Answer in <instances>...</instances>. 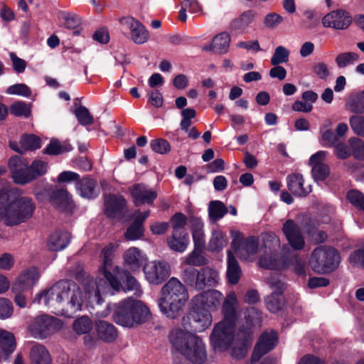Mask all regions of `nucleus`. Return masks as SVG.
I'll return each instance as SVG.
<instances>
[{"label": "nucleus", "mask_w": 364, "mask_h": 364, "mask_svg": "<svg viewBox=\"0 0 364 364\" xmlns=\"http://www.w3.org/2000/svg\"><path fill=\"white\" fill-rule=\"evenodd\" d=\"M116 247L109 243L102 250L103 265L100 272L105 279H89L83 284L82 289L75 282L60 280L37 294L35 300L38 303L43 301L56 316L67 318H87L86 316L77 314L82 310L85 303L91 306L100 304L102 295L108 293L109 287L119 291L122 287L121 282L109 271Z\"/></svg>", "instance_id": "1"}, {"label": "nucleus", "mask_w": 364, "mask_h": 364, "mask_svg": "<svg viewBox=\"0 0 364 364\" xmlns=\"http://www.w3.org/2000/svg\"><path fill=\"white\" fill-rule=\"evenodd\" d=\"M172 347L193 364L207 360L205 345L199 336L181 329L172 331L168 336Z\"/></svg>", "instance_id": "2"}, {"label": "nucleus", "mask_w": 364, "mask_h": 364, "mask_svg": "<svg viewBox=\"0 0 364 364\" xmlns=\"http://www.w3.org/2000/svg\"><path fill=\"white\" fill-rule=\"evenodd\" d=\"M188 299L186 287L179 279L172 277L163 286L158 304L164 316L174 318L182 312Z\"/></svg>", "instance_id": "3"}, {"label": "nucleus", "mask_w": 364, "mask_h": 364, "mask_svg": "<svg viewBox=\"0 0 364 364\" xmlns=\"http://www.w3.org/2000/svg\"><path fill=\"white\" fill-rule=\"evenodd\" d=\"M4 193L9 198L6 200V226L18 225L32 218L36 209V204L32 198L22 196L18 188L9 189L5 187Z\"/></svg>", "instance_id": "4"}, {"label": "nucleus", "mask_w": 364, "mask_h": 364, "mask_svg": "<svg viewBox=\"0 0 364 364\" xmlns=\"http://www.w3.org/2000/svg\"><path fill=\"white\" fill-rule=\"evenodd\" d=\"M338 252L333 247L320 246L311 253L309 264L317 273L326 274L333 272L340 263Z\"/></svg>", "instance_id": "5"}, {"label": "nucleus", "mask_w": 364, "mask_h": 364, "mask_svg": "<svg viewBox=\"0 0 364 364\" xmlns=\"http://www.w3.org/2000/svg\"><path fill=\"white\" fill-rule=\"evenodd\" d=\"M181 277L188 286L198 291L215 287L219 282L218 272L210 267H202L200 269L194 267L187 268Z\"/></svg>", "instance_id": "6"}, {"label": "nucleus", "mask_w": 364, "mask_h": 364, "mask_svg": "<svg viewBox=\"0 0 364 364\" xmlns=\"http://www.w3.org/2000/svg\"><path fill=\"white\" fill-rule=\"evenodd\" d=\"M114 311V318H126L132 316V318H147L151 316L149 307L141 301L127 298L118 304L109 305L107 311Z\"/></svg>", "instance_id": "7"}, {"label": "nucleus", "mask_w": 364, "mask_h": 364, "mask_svg": "<svg viewBox=\"0 0 364 364\" xmlns=\"http://www.w3.org/2000/svg\"><path fill=\"white\" fill-rule=\"evenodd\" d=\"M223 299L218 290L211 289L195 296L190 303V311L197 316L208 318L210 311L215 309Z\"/></svg>", "instance_id": "8"}, {"label": "nucleus", "mask_w": 364, "mask_h": 364, "mask_svg": "<svg viewBox=\"0 0 364 364\" xmlns=\"http://www.w3.org/2000/svg\"><path fill=\"white\" fill-rule=\"evenodd\" d=\"M237 320H220L215 324L210 336V344L215 350L225 351L232 343Z\"/></svg>", "instance_id": "9"}, {"label": "nucleus", "mask_w": 364, "mask_h": 364, "mask_svg": "<svg viewBox=\"0 0 364 364\" xmlns=\"http://www.w3.org/2000/svg\"><path fill=\"white\" fill-rule=\"evenodd\" d=\"M230 234L232 237L231 247L237 255L242 260L255 259L258 250V239L255 237L243 239L242 233L238 230H232Z\"/></svg>", "instance_id": "10"}, {"label": "nucleus", "mask_w": 364, "mask_h": 364, "mask_svg": "<svg viewBox=\"0 0 364 364\" xmlns=\"http://www.w3.org/2000/svg\"><path fill=\"white\" fill-rule=\"evenodd\" d=\"M278 339V333L275 330L262 332L254 347L250 363L255 364L262 356L272 350L277 345Z\"/></svg>", "instance_id": "11"}, {"label": "nucleus", "mask_w": 364, "mask_h": 364, "mask_svg": "<svg viewBox=\"0 0 364 364\" xmlns=\"http://www.w3.org/2000/svg\"><path fill=\"white\" fill-rule=\"evenodd\" d=\"M291 258L288 260L277 262L274 255L261 257L258 264L260 267L271 269H280L288 268L290 265L294 266V272L300 275L305 274V262L301 259L297 254H291Z\"/></svg>", "instance_id": "12"}, {"label": "nucleus", "mask_w": 364, "mask_h": 364, "mask_svg": "<svg viewBox=\"0 0 364 364\" xmlns=\"http://www.w3.org/2000/svg\"><path fill=\"white\" fill-rule=\"evenodd\" d=\"M9 168L15 183L25 185L33 181V177L31 174V167L22 158L18 156L11 157L9 161Z\"/></svg>", "instance_id": "13"}, {"label": "nucleus", "mask_w": 364, "mask_h": 364, "mask_svg": "<svg viewBox=\"0 0 364 364\" xmlns=\"http://www.w3.org/2000/svg\"><path fill=\"white\" fill-rule=\"evenodd\" d=\"M146 280L154 284L162 283L171 274L170 265L164 261H151L144 267Z\"/></svg>", "instance_id": "14"}, {"label": "nucleus", "mask_w": 364, "mask_h": 364, "mask_svg": "<svg viewBox=\"0 0 364 364\" xmlns=\"http://www.w3.org/2000/svg\"><path fill=\"white\" fill-rule=\"evenodd\" d=\"M63 324V320H34L28 331L33 337L43 339L59 331Z\"/></svg>", "instance_id": "15"}, {"label": "nucleus", "mask_w": 364, "mask_h": 364, "mask_svg": "<svg viewBox=\"0 0 364 364\" xmlns=\"http://www.w3.org/2000/svg\"><path fill=\"white\" fill-rule=\"evenodd\" d=\"M273 292L265 299L267 309L272 313L282 310L284 306V298L282 294L284 284L276 277H271L268 282Z\"/></svg>", "instance_id": "16"}, {"label": "nucleus", "mask_w": 364, "mask_h": 364, "mask_svg": "<svg viewBox=\"0 0 364 364\" xmlns=\"http://www.w3.org/2000/svg\"><path fill=\"white\" fill-rule=\"evenodd\" d=\"M40 272L35 267H29L21 272L12 284L14 292H23L31 289L38 282Z\"/></svg>", "instance_id": "17"}, {"label": "nucleus", "mask_w": 364, "mask_h": 364, "mask_svg": "<svg viewBox=\"0 0 364 364\" xmlns=\"http://www.w3.org/2000/svg\"><path fill=\"white\" fill-rule=\"evenodd\" d=\"M119 23L129 31L130 38L136 44L145 43L149 38V33L145 26L132 16L119 18Z\"/></svg>", "instance_id": "18"}, {"label": "nucleus", "mask_w": 364, "mask_h": 364, "mask_svg": "<svg viewBox=\"0 0 364 364\" xmlns=\"http://www.w3.org/2000/svg\"><path fill=\"white\" fill-rule=\"evenodd\" d=\"M324 28L336 30L347 29L352 23V17L349 12L344 9L333 10L326 14L321 21Z\"/></svg>", "instance_id": "19"}, {"label": "nucleus", "mask_w": 364, "mask_h": 364, "mask_svg": "<svg viewBox=\"0 0 364 364\" xmlns=\"http://www.w3.org/2000/svg\"><path fill=\"white\" fill-rule=\"evenodd\" d=\"M282 232L289 244L294 250H301L304 248L305 240L301 227L294 220H287L283 224Z\"/></svg>", "instance_id": "20"}, {"label": "nucleus", "mask_w": 364, "mask_h": 364, "mask_svg": "<svg viewBox=\"0 0 364 364\" xmlns=\"http://www.w3.org/2000/svg\"><path fill=\"white\" fill-rule=\"evenodd\" d=\"M327 156V151H318L313 154L309 159V165L312 168V176L316 181L325 180L329 174V168L324 164Z\"/></svg>", "instance_id": "21"}, {"label": "nucleus", "mask_w": 364, "mask_h": 364, "mask_svg": "<svg viewBox=\"0 0 364 364\" xmlns=\"http://www.w3.org/2000/svg\"><path fill=\"white\" fill-rule=\"evenodd\" d=\"M130 194L136 205L151 204L157 198V192L142 183L134 184L129 188Z\"/></svg>", "instance_id": "22"}, {"label": "nucleus", "mask_w": 364, "mask_h": 364, "mask_svg": "<svg viewBox=\"0 0 364 364\" xmlns=\"http://www.w3.org/2000/svg\"><path fill=\"white\" fill-rule=\"evenodd\" d=\"M41 146V139L33 134H25L22 136L19 143L16 141H9V147L19 154H23L27 151L36 150Z\"/></svg>", "instance_id": "23"}, {"label": "nucleus", "mask_w": 364, "mask_h": 364, "mask_svg": "<svg viewBox=\"0 0 364 364\" xmlns=\"http://www.w3.org/2000/svg\"><path fill=\"white\" fill-rule=\"evenodd\" d=\"M123 258L126 266L133 272L139 271L147 260L146 255L135 247L127 250L123 254Z\"/></svg>", "instance_id": "24"}, {"label": "nucleus", "mask_w": 364, "mask_h": 364, "mask_svg": "<svg viewBox=\"0 0 364 364\" xmlns=\"http://www.w3.org/2000/svg\"><path fill=\"white\" fill-rule=\"evenodd\" d=\"M287 187L291 193L299 197H305L311 192L310 185L304 186V179L300 173H291L287 178Z\"/></svg>", "instance_id": "25"}, {"label": "nucleus", "mask_w": 364, "mask_h": 364, "mask_svg": "<svg viewBox=\"0 0 364 364\" xmlns=\"http://www.w3.org/2000/svg\"><path fill=\"white\" fill-rule=\"evenodd\" d=\"M105 213L111 218H119L123 212L126 200L122 196L109 195L106 197Z\"/></svg>", "instance_id": "26"}, {"label": "nucleus", "mask_w": 364, "mask_h": 364, "mask_svg": "<svg viewBox=\"0 0 364 364\" xmlns=\"http://www.w3.org/2000/svg\"><path fill=\"white\" fill-rule=\"evenodd\" d=\"M225 318H237L242 316L239 301L235 292L228 293L223 305Z\"/></svg>", "instance_id": "27"}, {"label": "nucleus", "mask_w": 364, "mask_h": 364, "mask_svg": "<svg viewBox=\"0 0 364 364\" xmlns=\"http://www.w3.org/2000/svg\"><path fill=\"white\" fill-rule=\"evenodd\" d=\"M113 273L118 280L120 279L124 282V291H135V294L141 295V290L139 284L128 271H125L119 267H115Z\"/></svg>", "instance_id": "28"}, {"label": "nucleus", "mask_w": 364, "mask_h": 364, "mask_svg": "<svg viewBox=\"0 0 364 364\" xmlns=\"http://www.w3.org/2000/svg\"><path fill=\"white\" fill-rule=\"evenodd\" d=\"M50 200L53 205L61 211L69 212L73 208L71 196L65 189L53 191Z\"/></svg>", "instance_id": "29"}, {"label": "nucleus", "mask_w": 364, "mask_h": 364, "mask_svg": "<svg viewBox=\"0 0 364 364\" xmlns=\"http://www.w3.org/2000/svg\"><path fill=\"white\" fill-rule=\"evenodd\" d=\"M95 321V328L99 338L105 343L114 342L118 336L116 328L105 320Z\"/></svg>", "instance_id": "30"}, {"label": "nucleus", "mask_w": 364, "mask_h": 364, "mask_svg": "<svg viewBox=\"0 0 364 364\" xmlns=\"http://www.w3.org/2000/svg\"><path fill=\"white\" fill-rule=\"evenodd\" d=\"M76 190L78 194L85 198H94L99 194L97 183L90 178H83L76 183Z\"/></svg>", "instance_id": "31"}, {"label": "nucleus", "mask_w": 364, "mask_h": 364, "mask_svg": "<svg viewBox=\"0 0 364 364\" xmlns=\"http://www.w3.org/2000/svg\"><path fill=\"white\" fill-rule=\"evenodd\" d=\"M227 263L226 277L228 282L231 284H236L240 279L242 270L237 260L230 250L228 251Z\"/></svg>", "instance_id": "32"}, {"label": "nucleus", "mask_w": 364, "mask_h": 364, "mask_svg": "<svg viewBox=\"0 0 364 364\" xmlns=\"http://www.w3.org/2000/svg\"><path fill=\"white\" fill-rule=\"evenodd\" d=\"M31 364H51L52 359L47 348L38 343L33 345L30 350Z\"/></svg>", "instance_id": "33"}, {"label": "nucleus", "mask_w": 364, "mask_h": 364, "mask_svg": "<svg viewBox=\"0 0 364 364\" xmlns=\"http://www.w3.org/2000/svg\"><path fill=\"white\" fill-rule=\"evenodd\" d=\"M189 243V237L187 232H172V235L167 238L168 247L173 251L183 252Z\"/></svg>", "instance_id": "34"}, {"label": "nucleus", "mask_w": 364, "mask_h": 364, "mask_svg": "<svg viewBox=\"0 0 364 364\" xmlns=\"http://www.w3.org/2000/svg\"><path fill=\"white\" fill-rule=\"evenodd\" d=\"M228 236L225 232L219 229L213 230L208 242V249L210 252H220L228 245Z\"/></svg>", "instance_id": "35"}, {"label": "nucleus", "mask_w": 364, "mask_h": 364, "mask_svg": "<svg viewBox=\"0 0 364 364\" xmlns=\"http://www.w3.org/2000/svg\"><path fill=\"white\" fill-rule=\"evenodd\" d=\"M70 235L68 232H55L53 233L48 240V247L53 251L63 250L69 244Z\"/></svg>", "instance_id": "36"}, {"label": "nucleus", "mask_w": 364, "mask_h": 364, "mask_svg": "<svg viewBox=\"0 0 364 364\" xmlns=\"http://www.w3.org/2000/svg\"><path fill=\"white\" fill-rule=\"evenodd\" d=\"M204 224L199 218H194L191 223L192 236L194 242V247L196 248H204L205 245Z\"/></svg>", "instance_id": "37"}, {"label": "nucleus", "mask_w": 364, "mask_h": 364, "mask_svg": "<svg viewBox=\"0 0 364 364\" xmlns=\"http://www.w3.org/2000/svg\"><path fill=\"white\" fill-rule=\"evenodd\" d=\"M16 343L14 335L7 331L0 330V349L6 356L15 350Z\"/></svg>", "instance_id": "38"}, {"label": "nucleus", "mask_w": 364, "mask_h": 364, "mask_svg": "<svg viewBox=\"0 0 364 364\" xmlns=\"http://www.w3.org/2000/svg\"><path fill=\"white\" fill-rule=\"evenodd\" d=\"M255 15L256 12L253 10H248L243 12L237 18L232 21L231 23L232 28L245 32L253 22Z\"/></svg>", "instance_id": "39"}, {"label": "nucleus", "mask_w": 364, "mask_h": 364, "mask_svg": "<svg viewBox=\"0 0 364 364\" xmlns=\"http://www.w3.org/2000/svg\"><path fill=\"white\" fill-rule=\"evenodd\" d=\"M255 330L254 320H245V322L238 328L237 339L252 344Z\"/></svg>", "instance_id": "40"}, {"label": "nucleus", "mask_w": 364, "mask_h": 364, "mask_svg": "<svg viewBox=\"0 0 364 364\" xmlns=\"http://www.w3.org/2000/svg\"><path fill=\"white\" fill-rule=\"evenodd\" d=\"M203 250L204 248L194 247V250L183 258V263L187 265L197 267L208 264L209 260L203 255Z\"/></svg>", "instance_id": "41"}, {"label": "nucleus", "mask_w": 364, "mask_h": 364, "mask_svg": "<svg viewBox=\"0 0 364 364\" xmlns=\"http://www.w3.org/2000/svg\"><path fill=\"white\" fill-rule=\"evenodd\" d=\"M228 212L224 203L220 200L210 202L208 206V214L211 221L215 222L221 219Z\"/></svg>", "instance_id": "42"}, {"label": "nucleus", "mask_w": 364, "mask_h": 364, "mask_svg": "<svg viewBox=\"0 0 364 364\" xmlns=\"http://www.w3.org/2000/svg\"><path fill=\"white\" fill-rule=\"evenodd\" d=\"M359 60V55L354 52L339 53L335 58V63L340 69L354 65Z\"/></svg>", "instance_id": "43"}, {"label": "nucleus", "mask_w": 364, "mask_h": 364, "mask_svg": "<svg viewBox=\"0 0 364 364\" xmlns=\"http://www.w3.org/2000/svg\"><path fill=\"white\" fill-rule=\"evenodd\" d=\"M72 149V146L68 141L60 142L56 139H53L46 146L45 153L49 155H58L70 151Z\"/></svg>", "instance_id": "44"}, {"label": "nucleus", "mask_w": 364, "mask_h": 364, "mask_svg": "<svg viewBox=\"0 0 364 364\" xmlns=\"http://www.w3.org/2000/svg\"><path fill=\"white\" fill-rule=\"evenodd\" d=\"M230 38L228 33L223 32L215 36L213 39L214 51L224 53L228 51Z\"/></svg>", "instance_id": "45"}, {"label": "nucleus", "mask_w": 364, "mask_h": 364, "mask_svg": "<svg viewBox=\"0 0 364 364\" xmlns=\"http://www.w3.org/2000/svg\"><path fill=\"white\" fill-rule=\"evenodd\" d=\"M347 107L352 112H364V92L352 95L347 102Z\"/></svg>", "instance_id": "46"}, {"label": "nucleus", "mask_w": 364, "mask_h": 364, "mask_svg": "<svg viewBox=\"0 0 364 364\" xmlns=\"http://www.w3.org/2000/svg\"><path fill=\"white\" fill-rule=\"evenodd\" d=\"M348 144L352 151L351 156L355 159L364 160V142L357 137H352L348 139Z\"/></svg>", "instance_id": "47"}, {"label": "nucleus", "mask_w": 364, "mask_h": 364, "mask_svg": "<svg viewBox=\"0 0 364 364\" xmlns=\"http://www.w3.org/2000/svg\"><path fill=\"white\" fill-rule=\"evenodd\" d=\"M184 328L189 326V329L193 332H202L210 324L213 320H182Z\"/></svg>", "instance_id": "48"}, {"label": "nucleus", "mask_w": 364, "mask_h": 364, "mask_svg": "<svg viewBox=\"0 0 364 364\" xmlns=\"http://www.w3.org/2000/svg\"><path fill=\"white\" fill-rule=\"evenodd\" d=\"M251 346L252 344L249 343L236 339V343L233 346L231 351L232 357L237 360H241L244 358L247 354L248 350Z\"/></svg>", "instance_id": "49"}, {"label": "nucleus", "mask_w": 364, "mask_h": 364, "mask_svg": "<svg viewBox=\"0 0 364 364\" xmlns=\"http://www.w3.org/2000/svg\"><path fill=\"white\" fill-rule=\"evenodd\" d=\"M289 51L285 47L279 46L274 50L271 58V63L273 65L285 63L289 60Z\"/></svg>", "instance_id": "50"}, {"label": "nucleus", "mask_w": 364, "mask_h": 364, "mask_svg": "<svg viewBox=\"0 0 364 364\" xmlns=\"http://www.w3.org/2000/svg\"><path fill=\"white\" fill-rule=\"evenodd\" d=\"M31 171V176L33 177V180L38 177L45 175L48 171V163L40 159L34 160L30 165Z\"/></svg>", "instance_id": "51"}, {"label": "nucleus", "mask_w": 364, "mask_h": 364, "mask_svg": "<svg viewBox=\"0 0 364 364\" xmlns=\"http://www.w3.org/2000/svg\"><path fill=\"white\" fill-rule=\"evenodd\" d=\"M144 232L143 225L141 222L134 220L125 232V237L129 240H136L139 239Z\"/></svg>", "instance_id": "52"}, {"label": "nucleus", "mask_w": 364, "mask_h": 364, "mask_svg": "<svg viewBox=\"0 0 364 364\" xmlns=\"http://www.w3.org/2000/svg\"><path fill=\"white\" fill-rule=\"evenodd\" d=\"M347 198L353 206L364 211V195L360 191H349L347 193Z\"/></svg>", "instance_id": "53"}, {"label": "nucleus", "mask_w": 364, "mask_h": 364, "mask_svg": "<svg viewBox=\"0 0 364 364\" xmlns=\"http://www.w3.org/2000/svg\"><path fill=\"white\" fill-rule=\"evenodd\" d=\"M92 320H74L73 328L77 335L90 333L93 328Z\"/></svg>", "instance_id": "54"}, {"label": "nucleus", "mask_w": 364, "mask_h": 364, "mask_svg": "<svg viewBox=\"0 0 364 364\" xmlns=\"http://www.w3.org/2000/svg\"><path fill=\"white\" fill-rule=\"evenodd\" d=\"M75 114L82 125H90L94 122V119L89 110L84 106L77 107L75 111Z\"/></svg>", "instance_id": "55"}, {"label": "nucleus", "mask_w": 364, "mask_h": 364, "mask_svg": "<svg viewBox=\"0 0 364 364\" xmlns=\"http://www.w3.org/2000/svg\"><path fill=\"white\" fill-rule=\"evenodd\" d=\"M151 149L158 154H166L171 150V145L167 140L164 139H154L150 142Z\"/></svg>", "instance_id": "56"}, {"label": "nucleus", "mask_w": 364, "mask_h": 364, "mask_svg": "<svg viewBox=\"0 0 364 364\" xmlns=\"http://www.w3.org/2000/svg\"><path fill=\"white\" fill-rule=\"evenodd\" d=\"M6 92L9 95H16L28 97L31 95V91L26 84L18 83L9 86L6 89Z\"/></svg>", "instance_id": "57"}, {"label": "nucleus", "mask_w": 364, "mask_h": 364, "mask_svg": "<svg viewBox=\"0 0 364 364\" xmlns=\"http://www.w3.org/2000/svg\"><path fill=\"white\" fill-rule=\"evenodd\" d=\"M10 112L12 114L17 117H28L31 110L29 106L26 102H17L11 106Z\"/></svg>", "instance_id": "58"}, {"label": "nucleus", "mask_w": 364, "mask_h": 364, "mask_svg": "<svg viewBox=\"0 0 364 364\" xmlns=\"http://www.w3.org/2000/svg\"><path fill=\"white\" fill-rule=\"evenodd\" d=\"M60 18L65 27L68 29H75L81 23L80 18L74 14H63Z\"/></svg>", "instance_id": "59"}, {"label": "nucleus", "mask_w": 364, "mask_h": 364, "mask_svg": "<svg viewBox=\"0 0 364 364\" xmlns=\"http://www.w3.org/2000/svg\"><path fill=\"white\" fill-rule=\"evenodd\" d=\"M352 151L349 144L340 142L334 146V154L340 159H346L351 156Z\"/></svg>", "instance_id": "60"}, {"label": "nucleus", "mask_w": 364, "mask_h": 364, "mask_svg": "<svg viewBox=\"0 0 364 364\" xmlns=\"http://www.w3.org/2000/svg\"><path fill=\"white\" fill-rule=\"evenodd\" d=\"M173 226L172 232H187L185 229L186 223V217L182 213H176L171 218Z\"/></svg>", "instance_id": "61"}, {"label": "nucleus", "mask_w": 364, "mask_h": 364, "mask_svg": "<svg viewBox=\"0 0 364 364\" xmlns=\"http://www.w3.org/2000/svg\"><path fill=\"white\" fill-rule=\"evenodd\" d=\"M314 73L321 80H326L331 75L330 69L324 62H318L313 66Z\"/></svg>", "instance_id": "62"}, {"label": "nucleus", "mask_w": 364, "mask_h": 364, "mask_svg": "<svg viewBox=\"0 0 364 364\" xmlns=\"http://www.w3.org/2000/svg\"><path fill=\"white\" fill-rule=\"evenodd\" d=\"M283 17L277 13L268 14L264 19V26L271 29L277 28L282 21Z\"/></svg>", "instance_id": "63"}, {"label": "nucleus", "mask_w": 364, "mask_h": 364, "mask_svg": "<svg viewBox=\"0 0 364 364\" xmlns=\"http://www.w3.org/2000/svg\"><path fill=\"white\" fill-rule=\"evenodd\" d=\"M350 124L353 132L360 136L364 135V117L362 116H353L350 119Z\"/></svg>", "instance_id": "64"}]
</instances>
